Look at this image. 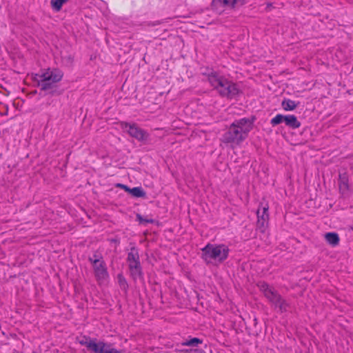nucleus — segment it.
Here are the masks:
<instances>
[{
  "mask_svg": "<svg viewBox=\"0 0 353 353\" xmlns=\"http://www.w3.org/2000/svg\"><path fill=\"white\" fill-rule=\"evenodd\" d=\"M122 130H125L130 137L136 139L139 141L145 142L148 141L150 134L145 130L139 127L135 123H128L122 121L120 123Z\"/></svg>",
  "mask_w": 353,
  "mask_h": 353,
  "instance_id": "nucleus-5",
  "label": "nucleus"
},
{
  "mask_svg": "<svg viewBox=\"0 0 353 353\" xmlns=\"http://www.w3.org/2000/svg\"><path fill=\"white\" fill-rule=\"evenodd\" d=\"M117 278L118 283L119 284L121 289L126 292L128 288V284L127 283L126 279L121 274H118Z\"/></svg>",
  "mask_w": 353,
  "mask_h": 353,
  "instance_id": "nucleus-21",
  "label": "nucleus"
},
{
  "mask_svg": "<svg viewBox=\"0 0 353 353\" xmlns=\"http://www.w3.org/2000/svg\"><path fill=\"white\" fill-rule=\"evenodd\" d=\"M112 242H117V241L116 239H112Z\"/></svg>",
  "mask_w": 353,
  "mask_h": 353,
  "instance_id": "nucleus-31",
  "label": "nucleus"
},
{
  "mask_svg": "<svg viewBox=\"0 0 353 353\" xmlns=\"http://www.w3.org/2000/svg\"><path fill=\"white\" fill-rule=\"evenodd\" d=\"M297 103L291 99H285L281 102V107L285 111H292L296 108Z\"/></svg>",
  "mask_w": 353,
  "mask_h": 353,
  "instance_id": "nucleus-14",
  "label": "nucleus"
},
{
  "mask_svg": "<svg viewBox=\"0 0 353 353\" xmlns=\"http://www.w3.org/2000/svg\"><path fill=\"white\" fill-rule=\"evenodd\" d=\"M244 0H230V6L234 7L236 5H242Z\"/></svg>",
  "mask_w": 353,
  "mask_h": 353,
  "instance_id": "nucleus-26",
  "label": "nucleus"
},
{
  "mask_svg": "<svg viewBox=\"0 0 353 353\" xmlns=\"http://www.w3.org/2000/svg\"><path fill=\"white\" fill-rule=\"evenodd\" d=\"M257 287L260 292L263 293L264 296L272 305H274L277 299H279L280 296H281L274 287L270 286L265 281H259L257 283Z\"/></svg>",
  "mask_w": 353,
  "mask_h": 353,
  "instance_id": "nucleus-6",
  "label": "nucleus"
},
{
  "mask_svg": "<svg viewBox=\"0 0 353 353\" xmlns=\"http://www.w3.org/2000/svg\"><path fill=\"white\" fill-rule=\"evenodd\" d=\"M94 339H90L89 337L84 336L83 339L79 341V343L82 345L85 346L88 349V345L90 343H93Z\"/></svg>",
  "mask_w": 353,
  "mask_h": 353,
  "instance_id": "nucleus-22",
  "label": "nucleus"
},
{
  "mask_svg": "<svg viewBox=\"0 0 353 353\" xmlns=\"http://www.w3.org/2000/svg\"><path fill=\"white\" fill-rule=\"evenodd\" d=\"M203 343V340L199 338H192L190 339H187L182 343V345L183 346H190V347H198L199 345Z\"/></svg>",
  "mask_w": 353,
  "mask_h": 353,
  "instance_id": "nucleus-16",
  "label": "nucleus"
},
{
  "mask_svg": "<svg viewBox=\"0 0 353 353\" xmlns=\"http://www.w3.org/2000/svg\"><path fill=\"white\" fill-rule=\"evenodd\" d=\"M69 0H50V4L52 10L59 12L61 10L62 6Z\"/></svg>",
  "mask_w": 353,
  "mask_h": 353,
  "instance_id": "nucleus-17",
  "label": "nucleus"
},
{
  "mask_svg": "<svg viewBox=\"0 0 353 353\" xmlns=\"http://www.w3.org/2000/svg\"><path fill=\"white\" fill-rule=\"evenodd\" d=\"M208 81L221 97L232 99L237 97L240 92L236 83L216 71H212L208 74Z\"/></svg>",
  "mask_w": 353,
  "mask_h": 353,
  "instance_id": "nucleus-2",
  "label": "nucleus"
},
{
  "mask_svg": "<svg viewBox=\"0 0 353 353\" xmlns=\"http://www.w3.org/2000/svg\"><path fill=\"white\" fill-rule=\"evenodd\" d=\"M129 193L136 198L144 197L145 196V192L141 187L130 188Z\"/></svg>",
  "mask_w": 353,
  "mask_h": 353,
  "instance_id": "nucleus-19",
  "label": "nucleus"
},
{
  "mask_svg": "<svg viewBox=\"0 0 353 353\" xmlns=\"http://www.w3.org/2000/svg\"><path fill=\"white\" fill-rule=\"evenodd\" d=\"M129 270L130 269H136L137 268L141 267L140 260L137 261L134 263H128Z\"/></svg>",
  "mask_w": 353,
  "mask_h": 353,
  "instance_id": "nucleus-24",
  "label": "nucleus"
},
{
  "mask_svg": "<svg viewBox=\"0 0 353 353\" xmlns=\"http://www.w3.org/2000/svg\"><path fill=\"white\" fill-rule=\"evenodd\" d=\"M104 353H121L120 351L115 348H110V346L106 347Z\"/></svg>",
  "mask_w": 353,
  "mask_h": 353,
  "instance_id": "nucleus-27",
  "label": "nucleus"
},
{
  "mask_svg": "<svg viewBox=\"0 0 353 353\" xmlns=\"http://www.w3.org/2000/svg\"><path fill=\"white\" fill-rule=\"evenodd\" d=\"M110 346V344H106L104 342L99 341L96 342L94 339L93 343H90L88 345V349L94 352V353H104L106 347Z\"/></svg>",
  "mask_w": 353,
  "mask_h": 353,
  "instance_id": "nucleus-10",
  "label": "nucleus"
},
{
  "mask_svg": "<svg viewBox=\"0 0 353 353\" xmlns=\"http://www.w3.org/2000/svg\"><path fill=\"white\" fill-rule=\"evenodd\" d=\"M273 305L275 307H278L281 313L287 312L290 307V304L282 296H280L279 299H277Z\"/></svg>",
  "mask_w": 353,
  "mask_h": 353,
  "instance_id": "nucleus-12",
  "label": "nucleus"
},
{
  "mask_svg": "<svg viewBox=\"0 0 353 353\" xmlns=\"http://www.w3.org/2000/svg\"><path fill=\"white\" fill-rule=\"evenodd\" d=\"M129 270H130V276L134 281H137V279H143V274L142 272L141 267L137 268L136 269H130Z\"/></svg>",
  "mask_w": 353,
  "mask_h": 353,
  "instance_id": "nucleus-18",
  "label": "nucleus"
},
{
  "mask_svg": "<svg viewBox=\"0 0 353 353\" xmlns=\"http://www.w3.org/2000/svg\"><path fill=\"white\" fill-rule=\"evenodd\" d=\"M325 239L326 241L333 247L339 245L340 241L338 234L335 232L326 233L325 234Z\"/></svg>",
  "mask_w": 353,
  "mask_h": 353,
  "instance_id": "nucleus-13",
  "label": "nucleus"
},
{
  "mask_svg": "<svg viewBox=\"0 0 353 353\" xmlns=\"http://www.w3.org/2000/svg\"><path fill=\"white\" fill-rule=\"evenodd\" d=\"M201 252V259L206 264L221 263L228 259L230 250L225 244L208 243Z\"/></svg>",
  "mask_w": 353,
  "mask_h": 353,
  "instance_id": "nucleus-3",
  "label": "nucleus"
},
{
  "mask_svg": "<svg viewBox=\"0 0 353 353\" xmlns=\"http://www.w3.org/2000/svg\"><path fill=\"white\" fill-rule=\"evenodd\" d=\"M284 123L286 126L292 129H297L301 126V122L298 121L297 117L293 114L285 115Z\"/></svg>",
  "mask_w": 353,
  "mask_h": 353,
  "instance_id": "nucleus-11",
  "label": "nucleus"
},
{
  "mask_svg": "<svg viewBox=\"0 0 353 353\" xmlns=\"http://www.w3.org/2000/svg\"><path fill=\"white\" fill-rule=\"evenodd\" d=\"M285 120V115L278 114L270 120V124L274 127L284 122Z\"/></svg>",
  "mask_w": 353,
  "mask_h": 353,
  "instance_id": "nucleus-20",
  "label": "nucleus"
},
{
  "mask_svg": "<svg viewBox=\"0 0 353 353\" xmlns=\"http://www.w3.org/2000/svg\"><path fill=\"white\" fill-rule=\"evenodd\" d=\"M212 3L216 6H230V0H212Z\"/></svg>",
  "mask_w": 353,
  "mask_h": 353,
  "instance_id": "nucleus-23",
  "label": "nucleus"
},
{
  "mask_svg": "<svg viewBox=\"0 0 353 353\" xmlns=\"http://www.w3.org/2000/svg\"><path fill=\"white\" fill-rule=\"evenodd\" d=\"M255 120V116L234 120L223 134L221 141L239 145L248 138L250 132L253 129Z\"/></svg>",
  "mask_w": 353,
  "mask_h": 353,
  "instance_id": "nucleus-1",
  "label": "nucleus"
},
{
  "mask_svg": "<svg viewBox=\"0 0 353 353\" xmlns=\"http://www.w3.org/2000/svg\"><path fill=\"white\" fill-rule=\"evenodd\" d=\"M139 260L140 259L138 250L135 247L131 248L130 252L128 254L127 263H134Z\"/></svg>",
  "mask_w": 353,
  "mask_h": 353,
  "instance_id": "nucleus-15",
  "label": "nucleus"
},
{
  "mask_svg": "<svg viewBox=\"0 0 353 353\" xmlns=\"http://www.w3.org/2000/svg\"><path fill=\"white\" fill-rule=\"evenodd\" d=\"M92 258H93V259H96V258H99V255H98V254H94L93 255V257H92Z\"/></svg>",
  "mask_w": 353,
  "mask_h": 353,
  "instance_id": "nucleus-30",
  "label": "nucleus"
},
{
  "mask_svg": "<svg viewBox=\"0 0 353 353\" xmlns=\"http://www.w3.org/2000/svg\"><path fill=\"white\" fill-rule=\"evenodd\" d=\"M63 75V72L59 69L48 68L41 74H36L34 80L38 82V85L41 89L46 91L52 89L54 83L62 79Z\"/></svg>",
  "mask_w": 353,
  "mask_h": 353,
  "instance_id": "nucleus-4",
  "label": "nucleus"
},
{
  "mask_svg": "<svg viewBox=\"0 0 353 353\" xmlns=\"http://www.w3.org/2000/svg\"><path fill=\"white\" fill-rule=\"evenodd\" d=\"M93 270L97 281L101 283L108 278V272L106 265L103 260H95Z\"/></svg>",
  "mask_w": 353,
  "mask_h": 353,
  "instance_id": "nucleus-7",
  "label": "nucleus"
},
{
  "mask_svg": "<svg viewBox=\"0 0 353 353\" xmlns=\"http://www.w3.org/2000/svg\"><path fill=\"white\" fill-rule=\"evenodd\" d=\"M95 260H100L99 258L93 259L92 257H89L88 261L92 264V267L94 266V261Z\"/></svg>",
  "mask_w": 353,
  "mask_h": 353,
  "instance_id": "nucleus-29",
  "label": "nucleus"
},
{
  "mask_svg": "<svg viewBox=\"0 0 353 353\" xmlns=\"http://www.w3.org/2000/svg\"><path fill=\"white\" fill-rule=\"evenodd\" d=\"M339 192L343 198H347L351 195L352 190L349 185L347 173H340L339 175Z\"/></svg>",
  "mask_w": 353,
  "mask_h": 353,
  "instance_id": "nucleus-9",
  "label": "nucleus"
},
{
  "mask_svg": "<svg viewBox=\"0 0 353 353\" xmlns=\"http://www.w3.org/2000/svg\"><path fill=\"white\" fill-rule=\"evenodd\" d=\"M117 187H119L121 189L124 190L125 192H129L130 188H129L128 185L122 184V183H118L117 185Z\"/></svg>",
  "mask_w": 353,
  "mask_h": 353,
  "instance_id": "nucleus-28",
  "label": "nucleus"
},
{
  "mask_svg": "<svg viewBox=\"0 0 353 353\" xmlns=\"http://www.w3.org/2000/svg\"><path fill=\"white\" fill-rule=\"evenodd\" d=\"M269 206L268 204L263 205L261 203L257 212V223L256 225L260 229H264L268 223L269 214H268Z\"/></svg>",
  "mask_w": 353,
  "mask_h": 353,
  "instance_id": "nucleus-8",
  "label": "nucleus"
},
{
  "mask_svg": "<svg viewBox=\"0 0 353 353\" xmlns=\"http://www.w3.org/2000/svg\"><path fill=\"white\" fill-rule=\"evenodd\" d=\"M137 219L141 223H153L154 222L153 219H143L141 216V215L139 214H137Z\"/></svg>",
  "mask_w": 353,
  "mask_h": 353,
  "instance_id": "nucleus-25",
  "label": "nucleus"
}]
</instances>
